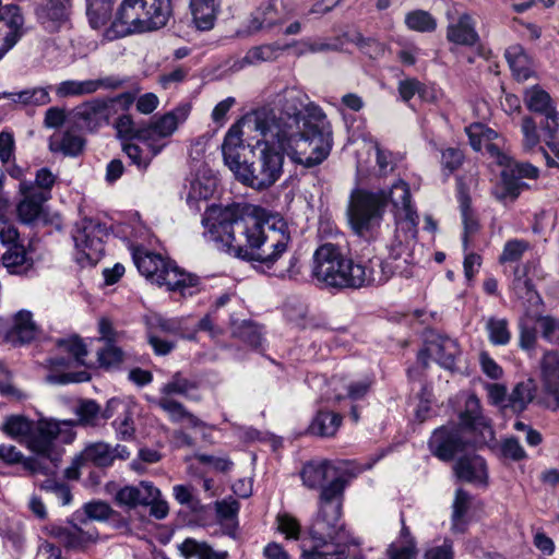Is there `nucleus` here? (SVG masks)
Masks as SVG:
<instances>
[{
  "mask_svg": "<svg viewBox=\"0 0 559 559\" xmlns=\"http://www.w3.org/2000/svg\"><path fill=\"white\" fill-rule=\"evenodd\" d=\"M204 237L237 258L271 267L292 240L288 224L252 204H212L202 215Z\"/></svg>",
  "mask_w": 559,
  "mask_h": 559,
  "instance_id": "nucleus-1",
  "label": "nucleus"
},
{
  "mask_svg": "<svg viewBox=\"0 0 559 559\" xmlns=\"http://www.w3.org/2000/svg\"><path fill=\"white\" fill-rule=\"evenodd\" d=\"M255 129L305 168L320 165L333 145L332 127L321 107L290 87L278 93L272 108L255 112Z\"/></svg>",
  "mask_w": 559,
  "mask_h": 559,
  "instance_id": "nucleus-2",
  "label": "nucleus"
},
{
  "mask_svg": "<svg viewBox=\"0 0 559 559\" xmlns=\"http://www.w3.org/2000/svg\"><path fill=\"white\" fill-rule=\"evenodd\" d=\"M331 468L329 461L321 460L305 463L300 471L305 487L321 489L318 515L310 531L316 544L311 550L304 552L305 559H355L348 547L360 545L358 538H349L344 528L338 526L346 481L337 476L324 485Z\"/></svg>",
  "mask_w": 559,
  "mask_h": 559,
  "instance_id": "nucleus-3",
  "label": "nucleus"
},
{
  "mask_svg": "<svg viewBox=\"0 0 559 559\" xmlns=\"http://www.w3.org/2000/svg\"><path fill=\"white\" fill-rule=\"evenodd\" d=\"M457 425L437 428L429 439L431 453L448 462L468 447H481L495 439V431L488 418L481 413L480 401L474 394L465 400Z\"/></svg>",
  "mask_w": 559,
  "mask_h": 559,
  "instance_id": "nucleus-4",
  "label": "nucleus"
},
{
  "mask_svg": "<svg viewBox=\"0 0 559 559\" xmlns=\"http://www.w3.org/2000/svg\"><path fill=\"white\" fill-rule=\"evenodd\" d=\"M139 272L152 283L166 286L169 292L179 293L181 297H192L202 289L197 274L181 270L174 261L144 249L132 253Z\"/></svg>",
  "mask_w": 559,
  "mask_h": 559,
  "instance_id": "nucleus-5",
  "label": "nucleus"
},
{
  "mask_svg": "<svg viewBox=\"0 0 559 559\" xmlns=\"http://www.w3.org/2000/svg\"><path fill=\"white\" fill-rule=\"evenodd\" d=\"M273 145L275 144L266 139L249 148L250 157L243 156L233 170L241 183L261 191L269 189L281 178L285 153Z\"/></svg>",
  "mask_w": 559,
  "mask_h": 559,
  "instance_id": "nucleus-6",
  "label": "nucleus"
},
{
  "mask_svg": "<svg viewBox=\"0 0 559 559\" xmlns=\"http://www.w3.org/2000/svg\"><path fill=\"white\" fill-rule=\"evenodd\" d=\"M312 278L324 288L357 289L358 266L333 243L321 245L313 253Z\"/></svg>",
  "mask_w": 559,
  "mask_h": 559,
  "instance_id": "nucleus-7",
  "label": "nucleus"
},
{
  "mask_svg": "<svg viewBox=\"0 0 559 559\" xmlns=\"http://www.w3.org/2000/svg\"><path fill=\"white\" fill-rule=\"evenodd\" d=\"M388 205L385 190L355 189L347 207L348 223L361 237H368L380 226Z\"/></svg>",
  "mask_w": 559,
  "mask_h": 559,
  "instance_id": "nucleus-8",
  "label": "nucleus"
},
{
  "mask_svg": "<svg viewBox=\"0 0 559 559\" xmlns=\"http://www.w3.org/2000/svg\"><path fill=\"white\" fill-rule=\"evenodd\" d=\"M58 427L52 420H39L33 426L27 438V448L37 454L23 461V467L32 475H49L60 461V453L56 449Z\"/></svg>",
  "mask_w": 559,
  "mask_h": 559,
  "instance_id": "nucleus-9",
  "label": "nucleus"
},
{
  "mask_svg": "<svg viewBox=\"0 0 559 559\" xmlns=\"http://www.w3.org/2000/svg\"><path fill=\"white\" fill-rule=\"evenodd\" d=\"M190 109L188 104L179 105L150 122H143L140 142L146 144L153 155H158L167 145L166 140L188 119Z\"/></svg>",
  "mask_w": 559,
  "mask_h": 559,
  "instance_id": "nucleus-10",
  "label": "nucleus"
},
{
  "mask_svg": "<svg viewBox=\"0 0 559 559\" xmlns=\"http://www.w3.org/2000/svg\"><path fill=\"white\" fill-rule=\"evenodd\" d=\"M108 230L105 224L84 218L75 225L72 238L78 250L76 260L84 264H96L105 251V238Z\"/></svg>",
  "mask_w": 559,
  "mask_h": 559,
  "instance_id": "nucleus-11",
  "label": "nucleus"
},
{
  "mask_svg": "<svg viewBox=\"0 0 559 559\" xmlns=\"http://www.w3.org/2000/svg\"><path fill=\"white\" fill-rule=\"evenodd\" d=\"M523 100L526 108L542 116L539 121L543 134L552 138L559 131V111L551 96L539 85H534L524 91Z\"/></svg>",
  "mask_w": 559,
  "mask_h": 559,
  "instance_id": "nucleus-12",
  "label": "nucleus"
},
{
  "mask_svg": "<svg viewBox=\"0 0 559 559\" xmlns=\"http://www.w3.org/2000/svg\"><path fill=\"white\" fill-rule=\"evenodd\" d=\"M416 233V228L413 234L409 225L397 223L395 234L388 245L389 254L385 261H390L401 276L407 277L411 274L409 266L414 261L412 243Z\"/></svg>",
  "mask_w": 559,
  "mask_h": 559,
  "instance_id": "nucleus-13",
  "label": "nucleus"
},
{
  "mask_svg": "<svg viewBox=\"0 0 559 559\" xmlns=\"http://www.w3.org/2000/svg\"><path fill=\"white\" fill-rule=\"evenodd\" d=\"M448 21L447 40L449 43L474 47L480 40L476 31V21L468 12H460L457 9H449L445 13Z\"/></svg>",
  "mask_w": 559,
  "mask_h": 559,
  "instance_id": "nucleus-14",
  "label": "nucleus"
},
{
  "mask_svg": "<svg viewBox=\"0 0 559 559\" xmlns=\"http://www.w3.org/2000/svg\"><path fill=\"white\" fill-rule=\"evenodd\" d=\"M73 117L83 129L95 132L102 127L109 124L111 102L106 100V98L86 100L73 109Z\"/></svg>",
  "mask_w": 559,
  "mask_h": 559,
  "instance_id": "nucleus-15",
  "label": "nucleus"
},
{
  "mask_svg": "<svg viewBox=\"0 0 559 559\" xmlns=\"http://www.w3.org/2000/svg\"><path fill=\"white\" fill-rule=\"evenodd\" d=\"M542 403L551 411L559 409V352H547L542 360Z\"/></svg>",
  "mask_w": 559,
  "mask_h": 559,
  "instance_id": "nucleus-16",
  "label": "nucleus"
},
{
  "mask_svg": "<svg viewBox=\"0 0 559 559\" xmlns=\"http://www.w3.org/2000/svg\"><path fill=\"white\" fill-rule=\"evenodd\" d=\"M459 354L460 348L455 340L444 335H435L428 341L427 347L418 353V360L424 367H427L428 357L433 356L441 367L452 370Z\"/></svg>",
  "mask_w": 559,
  "mask_h": 559,
  "instance_id": "nucleus-17",
  "label": "nucleus"
},
{
  "mask_svg": "<svg viewBox=\"0 0 559 559\" xmlns=\"http://www.w3.org/2000/svg\"><path fill=\"white\" fill-rule=\"evenodd\" d=\"M24 17L15 4H7L0 9V60L15 46L22 37Z\"/></svg>",
  "mask_w": 559,
  "mask_h": 559,
  "instance_id": "nucleus-18",
  "label": "nucleus"
},
{
  "mask_svg": "<svg viewBox=\"0 0 559 559\" xmlns=\"http://www.w3.org/2000/svg\"><path fill=\"white\" fill-rule=\"evenodd\" d=\"M386 195L388 202L390 201L396 210V216L399 218H403L401 223L409 225V229L411 231L413 230L414 234L415 227L418 225L419 217L412 205L409 186L405 181L399 180L392 185L390 191L386 192Z\"/></svg>",
  "mask_w": 559,
  "mask_h": 559,
  "instance_id": "nucleus-19",
  "label": "nucleus"
},
{
  "mask_svg": "<svg viewBox=\"0 0 559 559\" xmlns=\"http://www.w3.org/2000/svg\"><path fill=\"white\" fill-rule=\"evenodd\" d=\"M359 277L357 289L386 283L392 276L399 275L390 261L373 257L367 262H357Z\"/></svg>",
  "mask_w": 559,
  "mask_h": 559,
  "instance_id": "nucleus-20",
  "label": "nucleus"
},
{
  "mask_svg": "<svg viewBox=\"0 0 559 559\" xmlns=\"http://www.w3.org/2000/svg\"><path fill=\"white\" fill-rule=\"evenodd\" d=\"M38 23L48 33H57L69 22V7L60 0H45L35 9Z\"/></svg>",
  "mask_w": 559,
  "mask_h": 559,
  "instance_id": "nucleus-21",
  "label": "nucleus"
},
{
  "mask_svg": "<svg viewBox=\"0 0 559 559\" xmlns=\"http://www.w3.org/2000/svg\"><path fill=\"white\" fill-rule=\"evenodd\" d=\"M160 491L151 481H140L138 486H124L115 495V501L120 507L134 509L138 506H147Z\"/></svg>",
  "mask_w": 559,
  "mask_h": 559,
  "instance_id": "nucleus-22",
  "label": "nucleus"
},
{
  "mask_svg": "<svg viewBox=\"0 0 559 559\" xmlns=\"http://www.w3.org/2000/svg\"><path fill=\"white\" fill-rule=\"evenodd\" d=\"M456 477L465 483L486 486L488 483L487 465L479 455L461 456L453 466Z\"/></svg>",
  "mask_w": 559,
  "mask_h": 559,
  "instance_id": "nucleus-23",
  "label": "nucleus"
},
{
  "mask_svg": "<svg viewBox=\"0 0 559 559\" xmlns=\"http://www.w3.org/2000/svg\"><path fill=\"white\" fill-rule=\"evenodd\" d=\"M51 536L57 538L64 547L71 549H82L87 544L95 542L97 538L96 530H85L82 526L72 524L71 526H51Z\"/></svg>",
  "mask_w": 559,
  "mask_h": 559,
  "instance_id": "nucleus-24",
  "label": "nucleus"
},
{
  "mask_svg": "<svg viewBox=\"0 0 559 559\" xmlns=\"http://www.w3.org/2000/svg\"><path fill=\"white\" fill-rule=\"evenodd\" d=\"M285 17L283 0H269L261 4L251 16L249 29L258 32L280 24Z\"/></svg>",
  "mask_w": 559,
  "mask_h": 559,
  "instance_id": "nucleus-25",
  "label": "nucleus"
},
{
  "mask_svg": "<svg viewBox=\"0 0 559 559\" xmlns=\"http://www.w3.org/2000/svg\"><path fill=\"white\" fill-rule=\"evenodd\" d=\"M38 333L32 312L20 310L14 317V323L7 333L8 342L13 345H23L32 342Z\"/></svg>",
  "mask_w": 559,
  "mask_h": 559,
  "instance_id": "nucleus-26",
  "label": "nucleus"
},
{
  "mask_svg": "<svg viewBox=\"0 0 559 559\" xmlns=\"http://www.w3.org/2000/svg\"><path fill=\"white\" fill-rule=\"evenodd\" d=\"M245 150L241 123L236 122L228 129L222 144L225 165L231 171L242 160L241 152Z\"/></svg>",
  "mask_w": 559,
  "mask_h": 559,
  "instance_id": "nucleus-27",
  "label": "nucleus"
},
{
  "mask_svg": "<svg viewBox=\"0 0 559 559\" xmlns=\"http://www.w3.org/2000/svg\"><path fill=\"white\" fill-rule=\"evenodd\" d=\"M49 88L50 86H37L25 88L20 92H2L0 93V98H9L13 104L21 105L23 107L45 106L51 102Z\"/></svg>",
  "mask_w": 559,
  "mask_h": 559,
  "instance_id": "nucleus-28",
  "label": "nucleus"
},
{
  "mask_svg": "<svg viewBox=\"0 0 559 559\" xmlns=\"http://www.w3.org/2000/svg\"><path fill=\"white\" fill-rule=\"evenodd\" d=\"M2 264L11 274H26L33 267V259L27 255L25 248L20 243L8 247L2 254Z\"/></svg>",
  "mask_w": 559,
  "mask_h": 559,
  "instance_id": "nucleus-29",
  "label": "nucleus"
},
{
  "mask_svg": "<svg viewBox=\"0 0 559 559\" xmlns=\"http://www.w3.org/2000/svg\"><path fill=\"white\" fill-rule=\"evenodd\" d=\"M472 506V496L460 488L455 491L452 504L451 528L454 533H464L466 531L468 520L467 513Z\"/></svg>",
  "mask_w": 559,
  "mask_h": 559,
  "instance_id": "nucleus-30",
  "label": "nucleus"
},
{
  "mask_svg": "<svg viewBox=\"0 0 559 559\" xmlns=\"http://www.w3.org/2000/svg\"><path fill=\"white\" fill-rule=\"evenodd\" d=\"M190 8L199 29L206 31L213 27L218 11V0H191Z\"/></svg>",
  "mask_w": 559,
  "mask_h": 559,
  "instance_id": "nucleus-31",
  "label": "nucleus"
},
{
  "mask_svg": "<svg viewBox=\"0 0 559 559\" xmlns=\"http://www.w3.org/2000/svg\"><path fill=\"white\" fill-rule=\"evenodd\" d=\"M81 459L97 467H109L112 465L110 444L104 441L87 443L80 453Z\"/></svg>",
  "mask_w": 559,
  "mask_h": 559,
  "instance_id": "nucleus-32",
  "label": "nucleus"
},
{
  "mask_svg": "<svg viewBox=\"0 0 559 559\" xmlns=\"http://www.w3.org/2000/svg\"><path fill=\"white\" fill-rule=\"evenodd\" d=\"M507 61L518 81H526L533 75L530 60L521 46H512L506 50Z\"/></svg>",
  "mask_w": 559,
  "mask_h": 559,
  "instance_id": "nucleus-33",
  "label": "nucleus"
},
{
  "mask_svg": "<svg viewBox=\"0 0 559 559\" xmlns=\"http://www.w3.org/2000/svg\"><path fill=\"white\" fill-rule=\"evenodd\" d=\"M85 140L72 131H66L60 138H51L49 150L51 152H61L66 156H78L82 153Z\"/></svg>",
  "mask_w": 559,
  "mask_h": 559,
  "instance_id": "nucleus-34",
  "label": "nucleus"
},
{
  "mask_svg": "<svg viewBox=\"0 0 559 559\" xmlns=\"http://www.w3.org/2000/svg\"><path fill=\"white\" fill-rule=\"evenodd\" d=\"M534 397V383L531 380L519 382L508 395L504 408L513 413H522Z\"/></svg>",
  "mask_w": 559,
  "mask_h": 559,
  "instance_id": "nucleus-35",
  "label": "nucleus"
},
{
  "mask_svg": "<svg viewBox=\"0 0 559 559\" xmlns=\"http://www.w3.org/2000/svg\"><path fill=\"white\" fill-rule=\"evenodd\" d=\"M342 424V416L333 412H318L309 430L320 437H333Z\"/></svg>",
  "mask_w": 559,
  "mask_h": 559,
  "instance_id": "nucleus-36",
  "label": "nucleus"
},
{
  "mask_svg": "<svg viewBox=\"0 0 559 559\" xmlns=\"http://www.w3.org/2000/svg\"><path fill=\"white\" fill-rule=\"evenodd\" d=\"M146 3L144 12H147L148 25L151 31L164 27L173 14L170 0H154Z\"/></svg>",
  "mask_w": 559,
  "mask_h": 559,
  "instance_id": "nucleus-37",
  "label": "nucleus"
},
{
  "mask_svg": "<svg viewBox=\"0 0 559 559\" xmlns=\"http://www.w3.org/2000/svg\"><path fill=\"white\" fill-rule=\"evenodd\" d=\"M512 290L519 299L533 302L539 299L537 292L531 278L527 277L526 266H518L514 270V278L512 281Z\"/></svg>",
  "mask_w": 559,
  "mask_h": 559,
  "instance_id": "nucleus-38",
  "label": "nucleus"
},
{
  "mask_svg": "<svg viewBox=\"0 0 559 559\" xmlns=\"http://www.w3.org/2000/svg\"><path fill=\"white\" fill-rule=\"evenodd\" d=\"M111 11L110 0H87L86 15L90 25L95 29L100 28L109 21Z\"/></svg>",
  "mask_w": 559,
  "mask_h": 559,
  "instance_id": "nucleus-39",
  "label": "nucleus"
},
{
  "mask_svg": "<svg viewBox=\"0 0 559 559\" xmlns=\"http://www.w3.org/2000/svg\"><path fill=\"white\" fill-rule=\"evenodd\" d=\"M76 425L83 427H97L100 425V406L94 400H81L75 408Z\"/></svg>",
  "mask_w": 559,
  "mask_h": 559,
  "instance_id": "nucleus-40",
  "label": "nucleus"
},
{
  "mask_svg": "<svg viewBox=\"0 0 559 559\" xmlns=\"http://www.w3.org/2000/svg\"><path fill=\"white\" fill-rule=\"evenodd\" d=\"M404 23L409 31L418 33H432L437 29V20L420 9L407 12Z\"/></svg>",
  "mask_w": 559,
  "mask_h": 559,
  "instance_id": "nucleus-41",
  "label": "nucleus"
},
{
  "mask_svg": "<svg viewBox=\"0 0 559 559\" xmlns=\"http://www.w3.org/2000/svg\"><path fill=\"white\" fill-rule=\"evenodd\" d=\"M280 47L274 45H261L252 47L247 51L245 57L238 61V68L242 69L246 66H253L260 62L273 61L277 58Z\"/></svg>",
  "mask_w": 559,
  "mask_h": 559,
  "instance_id": "nucleus-42",
  "label": "nucleus"
},
{
  "mask_svg": "<svg viewBox=\"0 0 559 559\" xmlns=\"http://www.w3.org/2000/svg\"><path fill=\"white\" fill-rule=\"evenodd\" d=\"M53 90L59 98L92 95V79L83 81L66 80L57 84Z\"/></svg>",
  "mask_w": 559,
  "mask_h": 559,
  "instance_id": "nucleus-43",
  "label": "nucleus"
},
{
  "mask_svg": "<svg viewBox=\"0 0 559 559\" xmlns=\"http://www.w3.org/2000/svg\"><path fill=\"white\" fill-rule=\"evenodd\" d=\"M485 328L491 344L497 346H504L509 344L511 340V331L507 319L490 317L487 320Z\"/></svg>",
  "mask_w": 559,
  "mask_h": 559,
  "instance_id": "nucleus-44",
  "label": "nucleus"
},
{
  "mask_svg": "<svg viewBox=\"0 0 559 559\" xmlns=\"http://www.w3.org/2000/svg\"><path fill=\"white\" fill-rule=\"evenodd\" d=\"M34 423L23 416L13 415L5 419L2 430L4 433L19 441H27Z\"/></svg>",
  "mask_w": 559,
  "mask_h": 559,
  "instance_id": "nucleus-45",
  "label": "nucleus"
},
{
  "mask_svg": "<svg viewBox=\"0 0 559 559\" xmlns=\"http://www.w3.org/2000/svg\"><path fill=\"white\" fill-rule=\"evenodd\" d=\"M197 389V383L188 378H185L181 372L173 374L171 379L160 388V393L164 396L173 394L191 397V392Z\"/></svg>",
  "mask_w": 559,
  "mask_h": 559,
  "instance_id": "nucleus-46",
  "label": "nucleus"
},
{
  "mask_svg": "<svg viewBox=\"0 0 559 559\" xmlns=\"http://www.w3.org/2000/svg\"><path fill=\"white\" fill-rule=\"evenodd\" d=\"M121 148L130 159L131 164L135 165L141 171H145L152 159L156 156L153 155L150 150L147 153H145L140 145L133 143L132 141H123L121 143Z\"/></svg>",
  "mask_w": 559,
  "mask_h": 559,
  "instance_id": "nucleus-47",
  "label": "nucleus"
},
{
  "mask_svg": "<svg viewBox=\"0 0 559 559\" xmlns=\"http://www.w3.org/2000/svg\"><path fill=\"white\" fill-rule=\"evenodd\" d=\"M538 124L533 117L524 116L521 122V132L523 135L522 147L525 152H532L538 147L540 136L538 133Z\"/></svg>",
  "mask_w": 559,
  "mask_h": 559,
  "instance_id": "nucleus-48",
  "label": "nucleus"
},
{
  "mask_svg": "<svg viewBox=\"0 0 559 559\" xmlns=\"http://www.w3.org/2000/svg\"><path fill=\"white\" fill-rule=\"evenodd\" d=\"M233 334L253 348H258L262 344L260 328L250 321H243L235 326Z\"/></svg>",
  "mask_w": 559,
  "mask_h": 559,
  "instance_id": "nucleus-49",
  "label": "nucleus"
},
{
  "mask_svg": "<svg viewBox=\"0 0 559 559\" xmlns=\"http://www.w3.org/2000/svg\"><path fill=\"white\" fill-rule=\"evenodd\" d=\"M523 183L513 177H509L507 171L502 173V183L497 186L493 190V195L499 201L510 199L514 201L521 193Z\"/></svg>",
  "mask_w": 559,
  "mask_h": 559,
  "instance_id": "nucleus-50",
  "label": "nucleus"
},
{
  "mask_svg": "<svg viewBox=\"0 0 559 559\" xmlns=\"http://www.w3.org/2000/svg\"><path fill=\"white\" fill-rule=\"evenodd\" d=\"M118 138L123 141H140V132L142 131V123L136 126L130 115H121L115 122Z\"/></svg>",
  "mask_w": 559,
  "mask_h": 559,
  "instance_id": "nucleus-51",
  "label": "nucleus"
},
{
  "mask_svg": "<svg viewBox=\"0 0 559 559\" xmlns=\"http://www.w3.org/2000/svg\"><path fill=\"white\" fill-rule=\"evenodd\" d=\"M83 510L86 516L80 521L83 526H87L91 520H108L114 513V510L110 508V506L104 501L87 502L84 504Z\"/></svg>",
  "mask_w": 559,
  "mask_h": 559,
  "instance_id": "nucleus-52",
  "label": "nucleus"
},
{
  "mask_svg": "<svg viewBox=\"0 0 559 559\" xmlns=\"http://www.w3.org/2000/svg\"><path fill=\"white\" fill-rule=\"evenodd\" d=\"M57 345L61 352L67 353L78 365H84L87 349L82 340L79 337L59 340Z\"/></svg>",
  "mask_w": 559,
  "mask_h": 559,
  "instance_id": "nucleus-53",
  "label": "nucleus"
},
{
  "mask_svg": "<svg viewBox=\"0 0 559 559\" xmlns=\"http://www.w3.org/2000/svg\"><path fill=\"white\" fill-rule=\"evenodd\" d=\"M43 200L44 198L41 195L36 198H24V200L21 201L17 205V213L20 218L24 223L34 222L41 212Z\"/></svg>",
  "mask_w": 559,
  "mask_h": 559,
  "instance_id": "nucleus-54",
  "label": "nucleus"
},
{
  "mask_svg": "<svg viewBox=\"0 0 559 559\" xmlns=\"http://www.w3.org/2000/svg\"><path fill=\"white\" fill-rule=\"evenodd\" d=\"M116 431V437L121 441H131L135 437V427L133 417L130 412H124L112 421Z\"/></svg>",
  "mask_w": 559,
  "mask_h": 559,
  "instance_id": "nucleus-55",
  "label": "nucleus"
},
{
  "mask_svg": "<svg viewBox=\"0 0 559 559\" xmlns=\"http://www.w3.org/2000/svg\"><path fill=\"white\" fill-rule=\"evenodd\" d=\"M372 384H373V379L370 377H365L359 380L350 381L346 386L347 393H346L345 397H348L353 401L361 400L368 394ZM335 397L337 401H341L344 399V396L341 394H337Z\"/></svg>",
  "mask_w": 559,
  "mask_h": 559,
  "instance_id": "nucleus-56",
  "label": "nucleus"
},
{
  "mask_svg": "<svg viewBox=\"0 0 559 559\" xmlns=\"http://www.w3.org/2000/svg\"><path fill=\"white\" fill-rule=\"evenodd\" d=\"M98 361L102 367L111 369L118 367L123 360V352L115 344H106L98 350Z\"/></svg>",
  "mask_w": 559,
  "mask_h": 559,
  "instance_id": "nucleus-57",
  "label": "nucleus"
},
{
  "mask_svg": "<svg viewBox=\"0 0 559 559\" xmlns=\"http://www.w3.org/2000/svg\"><path fill=\"white\" fill-rule=\"evenodd\" d=\"M156 405L166 412L173 421H180L188 415L187 408L180 402H177L168 396H163L155 401Z\"/></svg>",
  "mask_w": 559,
  "mask_h": 559,
  "instance_id": "nucleus-58",
  "label": "nucleus"
},
{
  "mask_svg": "<svg viewBox=\"0 0 559 559\" xmlns=\"http://www.w3.org/2000/svg\"><path fill=\"white\" fill-rule=\"evenodd\" d=\"M528 243L525 240L512 239L506 242L503 251L499 258L501 263L518 261L527 250Z\"/></svg>",
  "mask_w": 559,
  "mask_h": 559,
  "instance_id": "nucleus-59",
  "label": "nucleus"
},
{
  "mask_svg": "<svg viewBox=\"0 0 559 559\" xmlns=\"http://www.w3.org/2000/svg\"><path fill=\"white\" fill-rule=\"evenodd\" d=\"M277 530L285 534L286 538L298 539L300 535V524L296 518L288 513H280L276 516Z\"/></svg>",
  "mask_w": 559,
  "mask_h": 559,
  "instance_id": "nucleus-60",
  "label": "nucleus"
},
{
  "mask_svg": "<svg viewBox=\"0 0 559 559\" xmlns=\"http://www.w3.org/2000/svg\"><path fill=\"white\" fill-rule=\"evenodd\" d=\"M129 82V79L127 76H120L116 74L98 78V79H92V90L93 94L98 92L99 90H107V91H116L121 87H124L127 83Z\"/></svg>",
  "mask_w": 559,
  "mask_h": 559,
  "instance_id": "nucleus-61",
  "label": "nucleus"
},
{
  "mask_svg": "<svg viewBox=\"0 0 559 559\" xmlns=\"http://www.w3.org/2000/svg\"><path fill=\"white\" fill-rule=\"evenodd\" d=\"M43 490L52 492L61 501L62 506H67L72 501L70 488L64 483H59L52 478H48L40 484Z\"/></svg>",
  "mask_w": 559,
  "mask_h": 559,
  "instance_id": "nucleus-62",
  "label": "nucleus"
},
{
  "mask_svg": "<svg viewBox=\"0 0 559 559\" xmlns=\"http://www.w3.org/2000/svg\"><path fill=\"white\" fill-rule=\"evenodd\" d=\"M543 337L550 343H559V319L550 316L537 320Z\"/></svg>",
  "mask_w": 559,
  "mask_h": 559,
  "instance_id": "nucleus-63",
  "label": "nucleus"
},
{
  "mask_svg": "<svg viewBox=\"0 0 559 559\" xmlns=\"http://www.w3.org/2000/svg\"><path fill=\"white\" fill-rule=\"evenodd\" d=\"M416 554L415 543L394 542L388 548L390 559H412Z\"/></svg>",
  "mask_w": 559,
  "mask_h": 559,
  "instance_id": "nucleus-64",
  "label": "nucleus"
}]
</instances>
